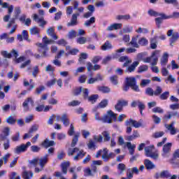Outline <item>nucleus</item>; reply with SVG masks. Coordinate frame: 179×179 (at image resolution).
Instances as JSON below:
<instances>
[{
  "instance_id": "23",
  "label": "nucleus",
  "mask_w": 179,
  "mask_h": 179,
  "mask_svg": "<svg viewBox=\"0 0 179 179\" xmlns=\"http://www.w3.org/2000/svg\"><path fill=\"white\" fill-rule=\"evenodd\" d=\"M119 62H124L123 66L127 67L132 63V60L128 58V56H122L119 58Z\"/></svg>"
},
{
  "instance_id": "48",
  "label": "nucleus",
  "mask_w": 179,
  "mask_h": 179,
  "mask_svg": "<svg viewBox=\"0 0 179 179\" xmlns=\"http://www.w3.org/2000/svg\"><path fill=\"white\" fill-rule=\"evenodd\" d=\"M81 93L85 100L89 99V89L83 87Z\"/></svg>"
},
{
  "instance_id": "63",
  "label": "nucleus",
  "mask_w": 179,
  "mask_h": 179,
  "mask_svg": "<svg viewBox=\"0 0 179 179\" xmlns=\"http://www.w3.org/2000/svg\"><path fill=\"white\" fill-rule=\"evenodd\" d=\"M1 55H3L4 58H9V59L12 58V53H8V51L6 50L1 51Z\"/></svg>"
},
{
  "instance_id": "15",
  "label": "nucleus",
  "mask_w": 179,
  "mask_h": 179,
  "mask_svg": "<svg viewBox=\"0 0 179 179\" xmlns=\"http://www.w3.org/2000/svg\"><path fill=\"white\" fill-rule=\"evenodd\" d=\"M80 14H79V13L72 15L71 21L67 23L68 27H71L72 26H78V16H80Z\"/></svg>"
},
{
  "instance_id": "18",
  "label": "nucleus",
  "mask_w": 179,
  "mask_h": 179,
  "mask_svg": "<svg viewBox=\"0 0 179 179\" xmlns=\"http://www.w3.org/2000/svg\"><path fill=\"white\" fill-rule=\"evenodd\" d=\"M34 20L39 24V27H44L45 24H47V21L44 20V17L38 18V15L37 14H34Z\"/></svg>"
},
{
  "instance_id": "52",
  "label": "nucleus",
  "mask_w": 179,
  "mask_h": 179,
  "mask_svg": "<svg viewBox=\"0 0 179 179\" xmlns=\"http://www.w3.org/2000/svg\"><path fill=\"white\" fill-rule=\"evenodd\" d=\"M145 94H147V96H155V91L152 87H147L145 90Z\"/></svg>"
},
{
  "instance_id": "21",
  "label": "nucleus",
  "mask_w": 179,
  "mask_h": 179,
  "mask_svg": "<svg viewBox=\"0 0 179 179\" xmlns=\"http://www.w3.org/2000/svg\"><path fill=\"white\" fill-rule=\"evenodd\" d=\"M46 33L49 35L53 40H58V36L55 34V29L54 27H50L47 29Z\"/></svg>"
},
{
  "instance_id": "6",
  "label": "nucleus",
  "mask_w": 179,
  "mask_h": 179,
  "mask_svg": "<svg viewBox=\"0 0 179 179\" xmlns=\"http://www.w3.org/2000/svg\"><path fill=\"white\" fill-rule=\"evenodd\" d=\"M29 146H31V143H30V141L27 142L26 144L22 143L21 145L16 146L14 148L13 152L15 155L24 153L25 152H27V149H29Z\"/></svg>"
},
{
  "instance_id": "31",
  "label": "nucleus",
  "mask_w": 179,
  "mask_h": 179,
  "mask_svg": "<svg viewBox=\"0 0 179 179\" xmlns=\"http://www.w3.org/2000/svg\"><path fill=\"white\" fill-rule=\"evenodd\" d=\"M62 122L63 123V124L64 125V127H69V117H68V115L66 114H63L62 115Z\"/></svg>"
},
{
  "instance_id": "57",
  "label": "nucleus",
  "mask_w": 179,
  "mask_h": 179,
  "mask_svg": "<svg viewBox=\"0 0 179 179\" xmlns=\"http://www.w3.org/2000/svg\"><path fill=\"white\" fill-rule=\"evenodd\" d=\"M87 79V76L83 74L78 77L79 83H86V80Z\"/></svg>"
},
{
  "instance_id": "25",
  "label": "nucleus",
  "mask_w": 179,
  "mask_h": 179,
  "mask_svg": "<svg viewBox=\"0 0 179 179\" xmlns=\"http://www.w3.org/2000/svg\"><path fill=\"white\" fill-rule=\"evenodd\" d=\"M126 146L130 155H132L135 153V149L136 148V145L135 144H132L131 142H127L126 143Z\"/></svg>"
},
{
  "instance_id": "27",
  "label": "nucleus",
  "mask_w": 179,
  "mask_h": 179,
  "mask_svg": "<svg viewBox=\"0 0 179 179\" xmlns=\"http://www.w3.org/2000/svg\"><path fill=\"white\" fill-rule=\"evenodd\" d=\"M162 66H166L169 62V53L164 52L162 57L160 59Z\"/></svg>"
},
{
  "instance_id": "26",
  "label": "nucleus",
  "mask_w": 179,
  "mask_h": 179,
  "mask_svg": "<svg viewBox=\"0 0 179 179\" xmlns=\"http://www.w3.org/2000/svg\"><path fill=\"white\" fill-rule=\"evenodd\" d=\"M144 164L147 170H153V169H156V165L149 159H145Z\"/></svg>"
},
{
  "instance_id": "12",
  "label": "nucleus",
  "mask_w": 179,
  "mask_h": 179,
  "mask_svg": "<svg viewBox=\"0 0 179 179\" xmlns=\"http://www.w3.org/2000/svg\"><path fill=\"white\" fill-rule=\"evenodd\" d=\"M29 103L31 104L32 107H34V101L33 98L28 97L22 103V107L24 108V111H29L30 108H29Z\"/></svg>"
},
{
  "instance_id": "42",
  "label": "nucleus",
  "mask_w": 179,
  "mask_h": 179,
  "mask_svg": "<svg viewBox=\"0 0 179 179\" xmlns=\"http://www.w3.org/2000/svg\"><path fill=\"white\" fill-rule=\"evenodd\" d=\"M164 17L165 19H179V12H173L171 15H164Z\"/></svg>"
},
{
  "instance_id": "46",
  "label": "nucleus",
  "mask_w": 179,
  "mask_h": 179,
  "mask_svg": "<svg viewBox=\"0 0 179 179\" xmlns=\"http://www.w3.org/2000/svg\"><path fill=\"white\" fill-rule=\"evenodd\" d=\"M170 96V92L166 91L159 95L160 100H167Z\"/></svg>"
},
{
  "instance_id": "30",
  "label": "nucleus",
  "mask_w": 179,
  "mask_h": 179,
  "mask_svg": "<svg viewBox=\"0 0 179 179\" xmlns=\"http://www.w3.org/2000/svg\"><path fill=\"white\" fill-rule=\"evenodd\" d=\"M40 31H41V30L37 27H32L29 29V33L32 36H38L40 34Z\"/></svg>"
},
{
  "instance_id": "13",
  "label": "nucleus",
  "mask_w": 179,
  "mask_h": 179,
  "mask_svg": "<svg viewBox=\"0 0 179 179\" xmlns=\"http://www.w3.org/2000/svg\"><path fill=\"white\" fill-rule=\"evenodd\" d=\"M96 173H97V167L93 164L92 165V170L90 168H87L84 171L85 177H93Z\"/></svg>"
},
{
  "instance_id": "51",
  "label": "nucleus",
  "mask_w": 179,
  "mask_h": 179,
  "mask_svg": "<svg viewBox=\"0 0 179 179\" xmlns=\"http://www.w3.org/2000/svg\"><path fill=\"white\" fill-rule=\"evenodd\" d=\"M102 135L104 138L103 139L104 142H108V141L111 139V137L110 136V133H108V131H103L102 133Z\"/></svg>"
},
{
  "instance_id": "50",
  "label": "nucleus",
  "mask_w": 179,
  "mask_h": 179,
  "mask_svg": "<svg viewBox=\"0 0 179 179\" xmlns=\"http://www.w3.org/2000/svg\"><path fill=\"white\" fill-rule=\"evenodd\" d=\"M163 93V89L160 86H157L155 91H154V96H160Z\"/></svg>"
},
{
  "instance_id": "53",
  "label": "nucleus",
  "mask_w": 179,
  "mask_h": 179,
  "mask_svg": "<svg viewBox=\"0 0 179 179\" xmlns=\"http://www.w3.org/2000/svg\"><path fill=\"white\" fill-rule=\"evenodd\" d=\"M150 82H151V80L149 79L141 80L140 86H141V87H145V86H148V85H149L150 83Z\"/></svg>"
},
{
  "instance_id": "10",
  "label": "nucleus",
  "mask_w": 179,
  "mask_h": 179,
  "mask_svg": "<svg viewBox=\"0 0 179 179\" xmlns=\"http://www.w3.org/2000/svg\"><path fill=\"white\" fill-rule=\"evenodd\" d=\"M22 10H20V7H15V17L11 18L8 23L7 24V29H10L13 24H15L16 23V19L19 17L20 13H21Z\"/></svg>"
},
{
  "instance_id": "11",
  "label": "nucleus",
  "mask_w": 179,
  "mask_h": 179,
  "mask_svg": "<svg viewBox=\"0 0 179 179\" xmlns=\"http://www.w3.org/2000/svg\"><path fill=\"white\" fill-rule=\"evenodd\" d=\"M171 146L173 144L171 143H168L164 145L162 148V156L164 157H170V152H171Z\"/></svg>"
},
{
  "instance_id": "43",
  "label": "nucleus",
  "mask_w": 179,
  "mask_h": 179,
  "mask_svg": "<svg viewBox=\"0 0 179 179\" xmlns=\"http://www.w3.org/2000/svg\"><path fill=\"white\" fill-rule=\"evenodd\" d=\"M150 48H152V50H156V48H157V36L151 39Z\"/></svg>"
},
{
  "instance_id": "29",
  "label": "nucleus",
  "mask_w": 179,
  "mask_h": 179,
  "mask_svg": "<svg viewBox=\"0 0 179 179\" xmlns=\"http://www.w3.org/2000/svg\"><path fill=\"white\" fill-rule=\"evenodd\" d=\"M117 55L116 53L115 55H113V56L108 55V56L105 57L102 60V64L103 65L108 64V62H110V61H111L112 59H114V58H117Z\"/></svg>"
},
{
  "instance_id": "14",
  "label": "nucleus",
  "mask_w": 179,
  "mask_h": 179,
  "mask_svg": "<svg viewBox=\"0 0 179 179\" xmlns=\"http://www.w3.org/2000/svg\"><path fill=\"white\" fill-rule=\"evenodd\" d=\"M161 178H166V179H177V175L171 176V173L169 171H162L160 172Z\"/></svg>"
},
{
  "instance_id": "41",
  "label": "nucleus",
  "mask_w": 179,
  "mask_h": 179,
  "mask_svg": "<svg viewBox=\"0 0 179 179\" xmlns=\"http://www.w3.org/2000/svg\"><path fill=\"white\" fill-rule=\"evenodd\" d=\"M96 22V17H92L90 20L85 22L84 25L86 27H90V26H92L93 23Z\"/></svg>"
},
{
  "instance_id": "60",
  "label": "nucleus",
  "mask_w": 179,
  "mask_h": 179,
  "mask_svg": "<svg viewBox=\"0 0 179 179\" xmlns=\"http://www.w3.org/2000/svg\"><path fill=\"white\" fill-rule=\"evenodd\" d=\"M110 80L113 85H118V76H113L110 78Z\"/></svg>"
},
{
  "instance_id": "20",
  "label": "nucleus",
  "mask_w": 179,
  "mask_h": 179,
  "mask_svg": "<svg viewBox=\"0 0 179 179\" xmlns=\"http://www.w3.org/2000/svg\"><path fill=\"white\" fill-rule=\"evenodd\" d=\"M134 174H139V169L138 167H133L127 170V177L129 179L133 178Z\"/></svg>"
},
{
  "instance_id": "36",
  "label": "nucleus",
  "mask_w": 179,
  "mask_h": 179,
  "mask_svg": "<svg viewBox=\"0 0 179 179\" xmlns=\"http://www.w3.org/2000/svg\"><path fill=\"white\" fill-rule=\"evenodd\" d=\"M80 134L77 133L76 134L74 135L72 142H71V148H75L76 146V143H78V141H79V136Z\"/></svg>"
},
{
  "instance_id": "32",
  "label": "nucleus",
  "mask_w": 179,
  "mask_h": 179,
  "mask_svg": "<svg viewBox=\"0 0 179 179\" xmlns=\"http://www.w3.org/2000/svg\"><path fill=\"white\" fill-rule=\"evenodd\" d=\"M43 146L44 148H50V146H54L55 145V142L54 141H49L48 139H45L43 143H42Z\"/></svg>"
},
{
  "instance_id": "1",
  "label": "nucleus",
  "mask_w": 179,
  "mask_h": 179,
  "mask_svg": "<svg viewBox=\"0 0 179 179\" xmlns=\"http://www.w3.org/2000/svg\"><path fill=\"white\" fill-rule=\"evenodd\" d=\"M42 41L43 43L38 44V51L40 54H42V57H48V55H47V52L48 51V45L52 44L54 41L52 39H49L47 36H45L43 38Z\"/></svg>"
},
{
  "instance_id": "28",
  "label": "nucleus",
  "mask_w": 179,
  "mask_h": 179,
  "mask_svg": "<svg viewBox=\"0 0 179 179\" xmlns=\"http://www.w3.org/2000/svg\"><path fill=\"white\" fill-rule=\"evenodd\" d=\"M148 15L150 16H153L154 17H157V16H162L163 19H165L164 16H166L165 13H157V11H155L153 10H148Z\"/></svg>"
},
{
  "instance_id": "49",
  "label": "nucleus",
  "mask_w": 179,
  "mask_h": 179,
  "mask_svg": "<svg viewBox=\"0 0 179 179\" xmlns=\"http://www.w3.org/2000/svg\"><path fill=\"white\" fill-rule=\"evenodd\" d=\"M87 41V38L84 36H80L76 39V42L78 44H86V42Z\"/></svg>"
},
{
  "instance_id": "64",
  "label": "nucleus",
  "mask_w": 179,
  "mask_h": 179,
  "mask_svg": "<svg viewBox=\"0 0 179 179\" xmlns=\"http://www.w3.org/2000/svg\"><path fill=\"white\" fill-rule=\"evenodd\" d=\"M132 30H134V27L126 26L123 28V33H131Z\"/></svg>"
},
{
  "instance_id": "37",
  "label": "nucleus",
  "mask_w": 179,
  "mask_h": 179,
  "mask_svg": "<svg viewBox=\"0 0 179 179\" xmlns=\"http://www.w3.org/2000/svg\"><path fill=\"white\" fill-rule=\"evenodd\" d=\"M165 128L169 131L171 135H176L177 134V129L175 127L169 126V124H165Z\"/></svg>"
},
{
  "instance_id": "59",
  "label": "nucleus",
  "mask_w": 179,
  "mask_h": 179,
  "mask_svg": "<svg viewBox=\"0 0 179 179\" xmlns=\"http://www.w3.org/2000/svg\"><path fill=\"white\" fill-rule=\"evenodd\" d=\"M67 37H69V38H75V37H77L76 31L72 29L69 31Z\"/></svg>"
},
{
  "instance_id": "9",
  "label": "nucleus",
  "mask_w": 179,
  "mask_h": 179,
  "mask_svg": "<svg viewBox=\"0 0 179 179\" xmlns=\"http://www.w3.org/2000/svg\"><path fill=\"white\" fill-rule=\"evenodd\" d=\"M125 125L126 127L132 125L134 128H141V127H143V120L140 119L138 121H136L134 119H129L125 121Z\"/></svg>"
},
{
  "instance_id": "5",
  "label": "nucleus",
  "mask_w": 179,
  "mask_h": 179,
  "mask_svg": "<svg viewBox=\"0 0 179 179\" xmlns=\"http://www.w3.org/2000/svg\"><path fill=\"white\" fill-rule=\"evenodd\" d=\"M160 54V51L155 50L152 52L151 57H147L145 59L144 62L149 64L150 63L152 66L157 65V62L159 61V55Z\"/></svg>"
},
{
  "instance_id": "39",
  "label": "nucleus",
  "mask_w": 179,
  "mask_h": 179,
  "mask_svg": "<svg viewBox=\"0 0 179 179\" xmlns=\"http://www.w3.org/2000/svg\"><path fill=\"white\" fill-rule=\"evenodd\" d=\"M167 19L169 18H163L162 16L155 18V23L158 29H160V26L163 23V20H166Z\"/></svg>"
},
{
  "instance_id": "56",
  "label": "nucleus",
  "mask_w": 179,
  "mask_h": 179,
  "mask_svg": "<svg viewBox=\"0 0 179 179\" xmlns=\"http://www.w3.org/2000/svg\"><path fill=\"white\" fill-rule=\"evenodd\" d=\"M164 135V131H156L152 134V138L157 139V138H162Z\"/></svg>"
},
{
  "instance_id": "35",
  "label": "nucleus",
  "mask_w": 179,
  "mask_h": 179,
  "mask_svg": "<svg viewBox=\"0 0 179 179\" xmlns=\"http://www.w3.org/2000/svg\"><path fill=\"white\" fill-rule=\"evenodd\" d=\"M101 48L103 51H107V50H111V48H113V45L108 41H107L103 45L101 46Z\"/></svg>"
},
{
  "instance_id": "17",
  "label": "nucleus",
  "mask_w": 179,
  "mask_h": 179,
  "mask_svg": "<svg viewBox=\"0 0 179 179\" xmlns=\"http://www.w3.org/2000/svg\"><path fill=\"white\" fill-rule=\"evenodd\" d=\"M9 132H10V129L9 127H5L2 133L0 134V141L2 142L3 141H6L8 136H9Z\"/></svg>"
},
{
  "instance_id": "44",
  "label": "nucleus",
  "mask_w": 179,
  "mask_h": 179,
  "mask_svg": "<svg viewBox=\"0 0 179 179\" xmlns=\"http://www.w3.org/2000/svg\"><path fill=\"white\" fill-rule=\"evenodd\" d=\"M97 99H99V94H93L90 96H88L87 100L90 101L92 104H94L96 101H97Z\"/></svg>"
},
{
  "instance_id": "2",
  "label": "nucleus",
  "mask_w": 179,
  "mask_h": 179,
  "mask_svg": "<svg viewBox=\"0 0 179 179\" xmlns=\"http://www.w3.org/2000/svg\"><path fill=\"white\" fill-rule=\"evenodd\" d=\"M129 87H131V89L134 92H141L139 86L136 85V78H135V77L126 78L125 85L123 87L124 92H128L129 90Z\"/></svg>"
},
{
  "instance_id": "22",
  "label": "nucleus",
  "mask_w": 179,
  "mask_h": 179,
  "mask_svg": "<svg viewBox=\"0 0 179 179\" xmlns=\"http://www.w3.org/2000/svg\"><path fill=\"white\" fill-rule=\"evenodd\" d=\"M50 155H48V154H46L45 156L41 157L39 159V166L40 167H45V164H47L48 163V157Z\"/></svg>"
},
{
  "instance_id": "54",
  "label": "nucleus",
  "mask_w": 179,
  "mask_h": 179,
  "mask_svg": "<svg viewBox=\"0 0 179 179\" xmlns=\"http://www.w3.org/2000/svg\"><path fill=\"white\" fill-rule=\"evenodd\" d=\"M138 44L140 45H148L149 41L145 38H141L138 40Z\"/></svg>"
},
{
  "instance_id": "3",
  "label": "nucleus",
  "mask_w": 179,
  "mask_h": 179,
  "mask_svg": "<svg viewBox=\"0 0 179 179\" xmlns=\"http://www.w3.org/2000/svg\"><path fill=\"white\" fill-rule=\"evenodd\" d=\"M76 152H78V154L74 157L73 160L76 162H78L80 159H83L85 156H86V152L83 150H79V148H69L68 150V155L69 156H73L74 153H76Z\"/></svg>"
},
{
  "instance_id": "33",
  "label": "nucleus",
  "mask_w": 179,
  "mask_h": 179,
  "mask_svg": "<svg viewBox=\"0 0 179 179\" xmlns=\"http://www.w3.org/2000/svg\"><path fill=\"white\" fill-rule=\"evenodd\" d=\"M70 164L69 162H63L61 164L62 171L64 174H66L68 173V167H69Z\"/></svg>"
},
{
  "instance_id": "40",
  "label": "nucleus",
  "mask_w": 179,
  "mask_h": 179,
  "mask_svg": "<svg viewBox=\"0 0 179 179\" xmlns=\"http://www.w3.org/2000/svg\"><path fill=\"white\" fill-rule=\"evenodd\" d=\"M138 65H139V62H134L132 63L131 66L127 67V71H128L130 73L134 72V71H135V68H136V66H138Z\"/></svg>"
},
{
  "instance_id": "24",
  "label": "nucleus",
  "mask_w": 179,
  "mask_h": 179,
  "mask_svg": "<svg viewBox=\"0 0 179 179\" xmlns=\"http://www.w3.org/2000/svg\"><path fill=\"white\" fill-rule=\"evenodd\" d=\"M122 27V24L121 23H115L106 28L108 31H113V30H118V29H121Z\"/></svg>"
},
{
  "instance_id": "58",
  "label": "nucleus",
  "mask_w": 179,
  "mask_h": 179,
  "mask_svg": "<svg viewBox=\"0 0 179 179\" xmlns=\"http://www.w3.org/2000/svg\"><path fill=\"white\" fill-rule=\"evenodd\" d=\"M152 111V113H158V114H163L164 113V110L159 106L153 108Z\"/></svg>"
},
{
  "instance_id": "55",
  "label": "nucleus",
  "mask_w": 179,
  "mask_h": 179,
  "mask_svg": "<svg viewBox=\"0 0 179 179\" xmlns=\"http://www.w3.org/2000/svg\"><path fill=\"white\" fill-rule=\"evenodd\" d=\"M76 170V167H73V168H70L69 169V173H72V178L71 179H78V174L76 173V172H75V171Z\"/></svg>"
},
{
  "instance_id": "38",
  "label": "nucleus",
  "mask_w": 179,
  "mask_h": 179,
  "mask_svg": "<svg viewBox=\"0 0 179 179\" xmlns=\"http://www.w3.org/2000/svg\"><path fill=\"white\" fill-rule=\"evenodd\" d=\"M33 177V172L31 171H24L22 173V178L24 179H31Z\"/></svg>"
},
{
  "instance_id": "19",
  "label": "nucleus",
  "mask_w": 179,
  "mask_h": 179,
  "mask_svg": "<svg viewBox=\"0 0 179 179\" xmlns=\"http://www.w3.org/2000/svg\"><path fill=\"white\" fill-rule=\"evenodd\" d=\"M108 104V100L107 99L102 100L97 106H96L92 109L93 113H96V111H97L99 108H106Z\"/></svg>"
},
{
  "instance_id": "7",
  "label": "nucleus",
  "mask_w": 179,
  "mask_h": 179,
  "mask_svg": "<svg viewBox=\"0 0 179 179\" xmlns=\"http://www.w3.org/2000/svg\"><path fill=\"white\" fill-rule=\"evenodd\" d=\"M154 149L155 145H150L145 147L144 148V150L145 152V156H147V157H151V159H153L154 160H157V159H159V154L157 152H153Z\"/></svg>"
},
{
  "instance_id": "45",
  "label": "nucleus",
  "mask_w": 179,
  "mask_h": 179,
  "mask_svg": "<svg viewBox=\"0 0 179 179\" xmlns=\"http://www.w3.org/2000/svg\"><path fill=\"white\" fill-rule=\"evenodd\" d=\"M130 44L135 48H139V45L138 44V36L133 37L130 42Z\"/></svg>"
},
{
  "instance_id": "4",
  "label": "nucleus",
  "mask_w": 179,
  "mask_h": 179,
  "mask_svg": "<svg viewBox=\"0 0 179 179\" xmlns=\"http://www.w3.org/2000/svg\"><path fill=\"white\" fill-rule=\"evenodd\" d=\"M117 113H114L113 110H108L107 114L104 115L102 117V122L111 124L113 122V120H114V121H117Z\"/></svg>"
},
{
  "instance_id": "8",
  "label": "nucleus",
  "mask_w": 179,
  "mask_h": 179,
  "mask_svg": "<svg viewBox=\"0 0 179 179\" xmlns=\"http://www.w3.org/2000/svg\"><path fill=\"white\" fill-rule=\"evenodd\" d=\"M168 37H171L169 38L170 45L171 47L174 46V44L178 41L179 34L178 32H173V29H170L167 32Z\"/></svg>"
},
{
  "instance_id": "61",
  "label": "nucleus",
  "mask_w": 179,
  "mask_h": 179,
  "mask_svg": "<svg viewBox=\"0 0 179 179\" xmlns=\"http://www.w3.org/2000/svg\"><path fill=\"white\" fill-rule=\"evenodd\" d=\"M6 122L7 124H10V125H13L15 122H16V119H15L12 116H9L7 119H6Z\"/></svg>"
},
{
  "instance_id": "47",
  "label": "nucleus",
  "mask_w": 179,
  "mask_h": 179,
  "mask_svg": "<svg viewBox=\"0 0 179 179\" xmlns=\"http://www.w3.org/2000/svg\"><path fill=\"white\" fill-rule=\"evenodd\" d=\"M98 90H99V92H102V93H110V87L105 86L98 87Z\"/></svg>"
},
{
  "instance_id": "16",
  "label": "nucleus",
  "mask_w": 179,
  "mask_h": 179,
  "mask_svg": "<svg viewBox=\"0 0 179 179\" xmlns=\"http://www.w3.org/2000/svg\"><path fill=\"white\" fill-rule=\"evenodd\" d=\"M128 106V101L125 100H119L117 101V104L115 106V108L118 113L122 111V107Z\"/></svg>"
},
{
  "instance_id": "34",
  "label": "nucleus",
  "mask_w": 179,
  "mask_h": 179,
  "mask_svg": "<svg viewBox=\"0 0 179 179\" xmlns=\"http://www.w3.org/2000/svg\"><path fill=\"white\" fill-rule=\"evenodd\" d=\"M131 19V15L129 14L127 15H119L115 17L116 20H129Z\"/></svg>"
},
{
  "instance_id": "62",
  "label": "nucleus",
  "mask_w": 179,
  "mask_h": 179,
  "mask_svg": "<svg viewBox=\"0 0 179 179\" xmlns=\"http://www.w3.org/2000/svg\"><path fill=\"white\" fill-rule=\"evenodd\" d=\"M83 87H79L73 90V94L74 96H79L82 93Z\"/></svg>"
}]
</instances>
